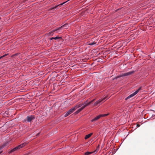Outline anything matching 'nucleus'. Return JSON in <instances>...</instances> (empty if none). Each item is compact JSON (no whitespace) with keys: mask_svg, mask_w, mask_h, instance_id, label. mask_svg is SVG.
I'll return each mask as SVG.
<instances>
[{"mask_svg":"<svg viewBox=\"0 0 155 155\" xmlns=\"http://www.w3.org/2000/svg\"><path fill=\"white\" fill-rule=\"evenodd\" d=\"M85 107H86V105H85L83 106L82 107L79 109L78 110L80 112L81 110H82Z\"/></svg>","mask_w":155,"mask_h":155,"instance_id":"10","label":"nucleus"},{"mask_svg":"<svg viewBox=\"0 0 155 155\" xmlns=\"http://www.w3.org/2000/svg\"><path fill=\"white\" fill-rule=\"evenodd\" d=\"M95 100V99H94L93 100H92V101H90L89 102H88V103L87 104H86L85 105H86V107L87 106H88V105H89V104H91V103L93 102L94 100Z\"/></svg>","mask_w":155,"mask_h":155,"instance_id":"12","label":"nucleus"},{"mask_svg":"<svg viewBox=\"0 0 155 155\" xmlns=\"http://www.w3.org/2000/svg\"><path fill=\"white\" fill-rule=\"evenodd\" d=\"M109 114H100L97 117H95V118H94V119H92L91 120V121L93 122L94 121H97V120L99 119V118H100L101 117H105L107 115H108Z\"/></svg>","mask_w":155,"mask_h":155,"instance_id":"4","label":"nucleus"},{"mask_svg":"<svg viewBox=\"0 0 155 155\" xmlns=\"http://www.w3.org/2000/svg\"><path fill=\"white\" fill-rule=\"evenodd\" d=\"M133 72H129L127 73H125L124 74H122L121 75V76H125L129 75L132 74Z\"/></svg>","mask_w":155,"mask_h":155,"instance_id":"7","label":"nucleus"},{"mask_svg":"<svg viewBox=\"0 0 155 155\" xmlns=\"http://www.w3.org/2000/svg\"><path fill=\"white\" fill-rule=\"evenodd\" d=\"M131 97L130 95L128 96L127 98H126V100H127V99H129Z\"/></svg>","mask_w":155,"mask_h":155,"instance_id":"16","label":"nucleus"},{"mask_svg":"<svg viewBox=\"0 0 155 155\" xmlns=\"http://www.w3.org/2000/svg\"><path fill=\"white\" fill-rule=\"evenodd\" d=\"M140 89H138L135 91L133 93L130 95V96L131 97H133L136 94L139 92V91L140 90Z\"/></svg>","mask_w":155,"mask_h":155,"instance_id":"8","label":"nucleus"},{"mask_svg":"<svg viewBox=\"0 0 155 155\" xmlns=\"http://www.w3.org/2000/svg\"><path fill=\"white\" fill-rule=\"evenodd\" d=\"M93 152H86L85 153V155H89L90 154L92 153Z\"/></svg>","mask_w":155,"mask_h":155,"instance_id":"14","label":"nucleus"},{"mask_svg":"<svg viewBox=\"0 0 155 155\" xmlns=\"http://www.w3.org/2000/svg\"><path fill=\"white\" fill-rule=\"evenodd\" d=\"M96 44V42H94V41H93L92 42L89 43L88 44V45H95Z\"/></svg>","mask_w":155,"mask_h":155,"instance_id":"13","label":"nucleus"},{"mask_svg":"<svg viewBox=\"0 0 155 155\" xmlns=\"http://www.w3.org/2000/svg\"><path fill=\"white\" fill-rule=\"evenodd\" d=\"M7 55V54H6L5 55H4L1 56V57H0V59L5 57V55Z\"/></svg>","mask_w":155,"mask_h":155,"instance_id":"17","label":"nucleus"},{"mask_svg":"<svg viewBox=\"0 0 155 155\" xmlns=\"http://www.w3.org/2000/svg\"><path fill=\"white\" fill-rule=\"evenodd\" d=\"M81 106L82 105L81 104H78L71 108L64 114V117L68 116L73 112L77 108L81 107Z\"/></svg>","mask_w":155,"mask_h":155,"instance_id":"1","label":"nucleus"},{"mask_svg":"<svg viewBox=\"0 0 155 155\" xmlns=\"http://www.w3.org/2000/svg\"><path fill=\"white\" fill-rule=\"evenodd\" d=\"M79 112V111L78 110H77L76 112V114H78Z\"/></svg>","mask_w":155,"mask_h":155,"instance_id":"19","label":"nucleus"},{"mask_svg":"<svg viewBox=\"0 0 155 155\" xmlns=\"http://www.w3.org/2000/svg\"><path fill=\"white\" fill-rule=\"evenodd\" d=\"M34 118L35 117L33 115L28 116L26 117L27 120L28 122H31Z\"/></svg>","mask_w":155,"mask_h":155,"instance_id":"6","label":"nucleus"},{"mask_svg":"<svg viewBox=\"0 0 155 155\" xmlns=\"http://www.w3.org/2000/svg\"><path fill=\"white\" fill-rule=\"evenodd\" d=\"M92 133H91L89 134L86 135L85 138V139H87L89 138L92 135Z\"/></svg>","mask_w":155,"mask_h":155,"instance_id":"9","label":"nucleus"},{"mask_svg":"<svg viewBox=\"0 0 155 155\" xmlns=\"http://www.w3.org/2000/svg\"><path fill=\"white\" fill-rule=\"evenodd\" d=\"M88 103V101L87 100V101H86L84 103V104H81L82 105V106H82V105L83 106H84V105H85L86 104H87Z\"/></svg>","mask_w":155,"mask_h":155,"instance_id":"15","label":"nucleus"},{"mask_svg":"<svg viewBox=\"0 0 155 155\" xmlns=\"http://www.w3.org/2000/svg\"><path fill=\"white\" fill-rule=\"evenodd\" d=\"M61 38V37H57H57H52V38H50V40H52V39H55V40H56V39H59V38Z\"/></svg>","mask_w":155,"mask_h":155,"instance_id":"11","label":"nucleus"},{"mask_svg":"<svg viewBox=\"0 0 155 155\" xmlns=\"http://www.w3.org/2000/svg\"><path fill=\"white\" fill-rule=\"evenodd\" d=\"M79 112V111L78 110H77L76 112V114H78Z\"/></svg>","mask_w":155,"mask_h":155,"instance_id":"20","label":"nucleus"},{"mask_svg":"<svg viewBox=\"0 0 155 155\" xmlns=\"http://www.w3.org/2000/svg\"><path fill=\"white\" fill-rule=\"evenodd\" d=\"M68 27V25L67 24H65L63 25L61 27H59L58 28H57L55 29L54 30H53V31L54 32L56 31V32H58V33H61V31H60V30L61 29L63 28H65L67 29Z\"/></svg>","mask_w":155,"mask_h":155,"instance_id":"3","label":"nucleus"},{"mask_svg":"<svg viewBox=\"0 0 155 155\" xmlns=\"http://www.w3.org/2000/svg\"><path fill=\"white\" fill-rule=\"evenodd\" d=\"M70 0H68L66 2H65L64 3H62V4H61L60 5H63L64 4V3H65L66 2H68V1H69Z\"/></svg>","mask_w":155,"mask_h":155,"instance_id":"18","label":"nucleus"},{"mask_svg":"<svg viewBox=\"0 0 155 155\" xmlns=\"http://www.w3.org/2000/svg\"><path fill=\"white\" fill-rule=\"evenodd\" d=\"M25 144H26L25 143H22L21 145H19L18 146L15 147V148L12 149V150H11L10 152H12L14 151L18 150L19 149H20V148H21L23 147H24V146H25Z\"/></svg>","mask_w":155,"mask_h":155,"instance_id":"5","label":"nucleus"},{"mask_svg":"<svg viewBox=\"0 0 155 155\" xmlns=\"http://www.w3.org/2000/svg\"><path fill=\"white\" fill-rule=\"evenodd\" d=\"M107 97H105L102 99H100L95 102L94 104V106H99L101 105L102 103L104 102L106 100L108 99H106Z\"/></svg>","mask_w":155,"mask_h":155,"instance_id":"2","label":"nucleus"}]
</instances>
